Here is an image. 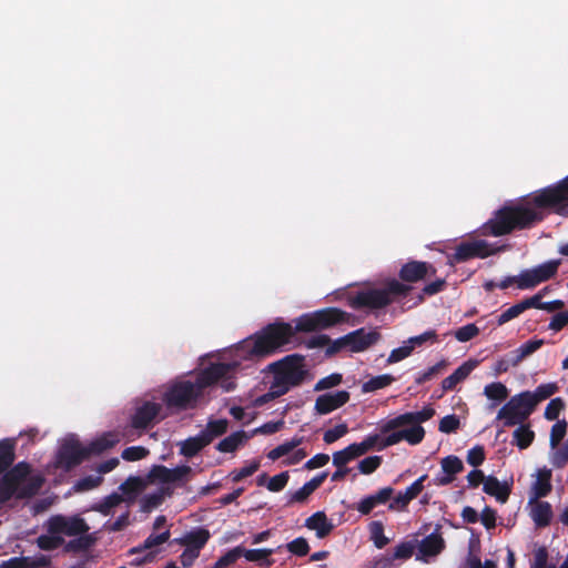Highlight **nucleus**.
Wrapping results in <instances>:
<instances>
[{
	"label": "nucleus",
	"instance_id": "f257e3e1",
	"mask_svg": "<svg viewBox=\"0 0 568 568\" xmlns=\"http://www.w3.org/2000/svg\"><path fill=\"white\" fill-rule=\"evenodd\" d=\"M549 211L568 217V175L517 202H506L480 226V234L500 237L516 231L530 230L541 223Z\"/></svg>",
	"mask_w": 568,
	"mask_h": 568
},
{
	"label": "nucleus",
	"instance_id": "f03ea898",
	"mask_svg": "<svg viewBox=\"0 0 568 568\" xmlns=\"http://www.w3.org/2000/svg\"><path fill=\"white\" fill-rule=\"evenodd\" d=\"M231 371L227 363H211L192 379H174L162 394V402L171 413L196 409L209 402V388Z\"/></svg>",
	"mask_w": 568,
	"mask_h": 568
},
{
	"label": "nucleus",
	"instance_id": "7ed1b4c3",
	"mask_svg": "<svg viewBox=\"0 0 568 568\" xmlns=\"http://www.w3.org/2000/svg\"><path fill=\"white\" fill-rule=\"evenodd\" d=\"M297 332L301 331L297 329L296 320L295 326H293L277 318L275 322L267 324L255 333L250 341H246L250 357L260 358L275 354L285 345L292 343Z\"/></svg>",
	"mask_w": 568,
	"mask_h": 568
},
{
	"label": "nucleus",
	"instance_id": "20e7f679",
	"mask_svg": "<svg viewBox=\"0 0 568 568\" xmlns=\"http://www.w3.org/2000/svg\"><path fill=\"white\" fill-rule=\"evenodd\" d=\"M30 473V464L20 462L7 473L1 474L0 504L9 501L13 496L24 499L31 498L39 493L44 479L41 475L29 477Z\"/></svg>",
	"mask_w": 568,
	"mask_h": 568
},
{
	"label": "nucleus",
	"instance_id": "39448f33",
	"mask_svg": "<svg viewBox=\"0 0 568 568\" xmlns=\"http://www.w3.org/2000/svg\"><path fill=\"white\" fill-rule=\"evenodd\" d=\"M412 291V285L393 278L382 288H369L357 292L353 297L351 305L356 310H381L394 302L405 298Z\"/></svg>",
	"mask_w": 568,
	"mask_h": 568
},
{
	"label": "nucleus",
	"instance_id": "423d86ee",
	"mask_svg": "<svg viewBox=\"0 0 568 568\" xmlns=\"http://www.w3.org/2000/svg\"><path fill=\"white\" fill-rule=\"evenodd\" d=\"M267 367L273 374L274 387L280 388L284 394L301 386L308 375L305 356L301 354L286 355Z\"/></svg>",
	"mask_w": 568,
	"mask_h": 568
},
{
	"label": "nucleus",
	"instance_id": "0eeeda50",
	"mask_svg": "<svg viewBox=\"0 0 568 568\" xmlns=\"http://www.w3.org/2000/svg\"><path fill=\"white\" fill-rule=\"evenodd\" d=\"M347 313L336 308L326 307L313 313L303 314L297 321V329L301 332H315L329 328L346 321Z\"/></svg>",
	"mask_w": 568,
	"mask_h": 568
},
{
	"label": "nucleus",
	"instance_id": "6e6552de",
	"mask_svg": "<svg viewBox=\"0 0 568 568\" xmlns=\"http://www.w3.org/2000/svg\"><path fill=\"white\" fill-rule=\"evenodd\" d=\"M535 407L527 397L525 392H521L513 397L498 410L497 419L503 420L505 427H513L524 424L532 414Z\"/></svg>",
	"mask_w": 568,
	"mask_h": 568
},
{
	"label": "nucleus",
	"instance_id": "1a4fd4ad",
	"mask_svg": "<svg viewBox=\"0 0 568 568\" xmlns=\"http://www.w3.org/2000/svg\"><path fill=\"white\" fill-rule=\"evenodd\" d=\"M560 264V260H549L532 268L521 271L519 274V290H530L540 283L551 280L556 276Z\"/></svg>",
	"mask_w": 568,
	"mask_h": 568
},
{
	"label": "nucleus",
	"instance_id": "9d476101",
	"mask_svg": "<svg viewBox=\"0 0 568 568\" xmlns=\"http://www.w3.org/2000/svg\"><path fill=\"white\" fill-rule=\"evenodd\" d=\"M162 405L152 400L136 402L130 417V426L136 430H148L161 420L159 418Z\"/></svg>",
	"mask_w": 568,
	"mask_h": 568
},
{
	"label": "nucleus",
	"instance_id": "9b49d317",
	"mask_svg": "<svg viewBox=\"0 0 568 568\" xmlns=\"http://www.w3.org/2000/svg\"><path fill=\"white\" fill-rule=\"evenodd\" d=\"M85 452V446L81 445L78 438H67L58 450L57 465L65 470H71L88 459Z\"/></svg>",
	"mask_w": 568,
	"mask_h": 568
},
{
	"label": "nucleus",
	"instance_id": "f8f14e48",
	"mask_svg": "<svg viewBox=\"0 0 568 568\" xmlns=\"http://www.w3.org/2000/svg\"><path fill=\"white\" fill-rule=\"evenodd\" d=\"M497 250L490 248L484 240L464 241L455 247V252L449 256L450 263H464L475 257L486 258L495 254Z\"/></svg>",
	"mask_w": 568,
	"mask_h": 568
},
{
	"label": "nucleus",
	"instance_id": "ddd939ff",
	"mask_svg": "<svg viewBox=\"0 0 568 568\" xmlns=\"http://www.w3.org/2000/svg\"><path fill=\"white\" fill-rule=\"evenodd\" d=\"M49 534L67 536H79L89 531V526L85 520L79 516L65 517L55 515L50 517L47 524Z\"/></svg>",
	"mask_w": 568,
	"mask_h": 568
},
{
	"label": "nucleus",
	"instance_id": "4468645a",
	"mask_svg": "<svg viewBox=\"0 0 568 568\" xmlns=\"http://www.w3.org/2000/svg\"><path fill=\"white\" fill-rule=\"evenodd\" d=\"M435 415V409L430 406L424 407L419 412H409L398 415L394 418L387 419L381 426L382 434H388L399 427L407 426L408 424L420 425L429 420Z\"/></svg>",
	"mask_w": 568,
	"mask_h": 568
},
{
	"label": "nucleus",
	"instance_id": "2eb2a0df",
	"mask_svg": "<svg viewBox=\"0 0 568 568\" xmlns=\"http://www.w3.org/2000/svg\"><path fill=\"white\" fill-rule=\"evenodd\" d=\"M436 274V268L428 262L409 261L405 263L398 273L402 283H415Z\"/></svg>",
	"mask_w": 568,
	"mask_h": 568
},
{
	"label": "nucleus",
	"instance_id": "dca6fc26",
	"mask_svg": "<svg viewBox=\"0 0 568 568\" xmlns=\"http://www.w3.org/2000/svg\"><path fill=\"white\" fill-rule=\"evenodd\" d=\"M381 338L376 331L366 332L365 328H358L339 337V343H347L352 352L358 353L367 349Z\"/></svg>",
	"mask_w": 568,
	"mask_h": 568
},
{
	"label": "nucleus",
	"instance_id": "f3484780",
	"mask_svg": "<svg viewBox=\"0 0 568 568\" xmlns=\"http://www.w3.org/2000/svg\"><path fill=\"white\" fill-rule=\"evenodd\" d=\"M347 390H337L335 393H326L320 395L315 400V410L320 415H326L342 407L349 400Z\"/></svg>",
	"mask_w": 568,
	"mask_h": 568
},
{
	"label": "nucleus",
	"instance_id": "a211bd4d",
	"mask_svg": "<svg viewBox=\"0 0 568 568\" xmlns=\"http://www.w3.org/2000/svg\"><path fill=\"white\" fill-rule=\"evenodd\" d=\"M438 530L439 528L418 542L417 560L427 561L428 557L437 556L445 548V540Z\"/></svg>",
	"mask_w": 568,
	"mask_h": 568
},
{
	"label": "nucleus",
	"instance_id": "6ab92c4d",
	"mask_svg": "<svg viewBox=\"0 0 568 568\" xmlns=\"http://www.w3.org/2000/svg\"><path fill=\"white\" fill-rule=\"evenodd\" d=\"M440 466L444 475H438L434 479L437 486H447L452 484L455 476L464 470L462 459L455 455L444 457L440 462Z\"/></svg>",
	"mask_w": 568,
	"mask_h": 568
},
{
	"label": "nucleus",
	"instance_id": "aec40b11",
	"mask_svg": "<svg viewBox=\"0 0 568 568\" xmlns=\"http://www.w3.org/2000/svg\"><path fill=\"white\" fill-rule=\"evenodd\" d=\"M393 494H394V489L392 487L381 488L376 494L368 495V496L364 497L363 499H361L356 504L355 509L361 515L367 516L372 513V510L375 507H377L379 505H384L387 501H389L390 498L393 497Z\"/></svg>",
	"mask_w": 568,
	"mask_h": 568
},
{
	"label": "nucleus",
	"instance_id": "412c9836",
	"mask_svg": "<svg viewBox=\"0 0 568 568\" xmlns=\"http://www.w3.org/2000/svg\"><path fill=\"white\" fill-rule=\"evenodd\" d=\"M551 470L546 467L538 470L536 480L532 483L529 491V504L547 497L551 493Z\"/></svg>",
	"mask_w": 568,
	"mask_h": 568
},
{
	"label": "nucleus",
	"instance_id": "4be33fe9",
	"mask_svg": "<svg viewBox=\"0 0 568 568\" xmlns=\"http://www.w3.org/2000/svg\"><path fill=\"white\" fill-rule=\"evenodd\" d=\"M211 538V532L204 527H197L187 531L184 536L175 541L184 547L191 548L201 552Z\"/></svg>",
	"mask_w": 568,
	"mask_h": 568
},
{
	"label": "nucleus",
	"instance_id": "5701e85b",
	"mask_svg": "<svg viewBox=\"0 0 568 568\" xmlns=\"http://www.w3.org/2000/svg\"><path fill=\"white\" fill-rule=\"evenodd\" d=\"M120 438L118 434L108 432L92 440L89 445L85 446L88 458L91 456H98L113 448Z\"/></svg>",
	"mask_w": 568,
	"mask_h": 568
},
{
	"label": "nucleus",
	"instance_id": "b1692460",
	"mask_svg": "<svg viewBox=\"0 0 568 568\" xmlns=\"http://www.w3.org/2000/svg\"><path fill=\"white\" fill-rule=\"evenodd\" d=\"M305 527L315 530L317 538L327 537L334 529L333 523L327 518L324 511H316L305 520Z\"/></svg>",
	"mask_w": 568,
	"mask_h": 568
},
{
	"label": "nucleus",
	"instance_id": "393cba45",
	"mask_svg": "<svg viewBox=\"0 0 568 568\" xmlns=\"http://www.w3.org/2000/svg\"><path fill=\"white\" fill-rule=\"evenodd\" d=\"M476 366V361L469 359L463 363L458 368L454 371V373L442 381V388L446 392L453 390L457 384L465 381L469 376Z\"/></svg>",
	"mask_w": 568,
	"mask_h": 568
},
{
	"label": "nucleus",
	"instance_id": "a878e982",
	"mask_svg": "<svg viewBox=\"0 0 568 568\" xmlns=\"http://www.w3.org/2000/svg\"><path fill=\"white\" fill-rule=\"evenodd\" d=\"M483 490L497 499V501L505 504L511 493L510 486L507 483H500L495 476H487L484 483Z\"/></svg>",
	"mask_w": 568,
	"mask_h": 568
},
{
	"label": "nucleus",
	"instance_id": "bb28decb",
	"mask_svg": "<svg viewBox=\"0 0 568 568\" xmlns=\"http://www.w3.org/2000/svg\"><path fill=\"white\" fill-rule=\"evenodd\" d=\"M326 477L327 471H322L321 474L313 477L291 495L288 504L304 503L310 497V495H312L324 483Z\"/></svg>",
	"mask_w": 568,
	"mask_h": 568
},
{
	"label": "nucleus",
	"instance_id": "cd10ccee",
	"mask_svg": "<svg viewBox=\"0 0 568 568\" xmlns=\"http://www.w3.org/2000/svg\"><path fill=\"white\" fill-rule=\"evenodd\" d=\"M530 516L535 525L539 528H544L550 525L552 519V508L548 501L536 500L532 501Z\"/></svg>",
	"mask_w": 568,
	"mask_h": 568
},
{
	"label": "nucleus",
	"instance_id": "c85d7f7f",
	"mask_svg": "<svg viewBox=\"0 0 568 568\" xmlns=\"http://www.w3.org/2000/svg\"><path fill=\"white\" fill-rule=\"evenodd\" d=\"M274 552L275 550L272 548L245 549L241 546V557L243 556L248 561L258 562L266 568L274 565V559L270 558Z\"/></svg>",
	"mask_w": 568,
	"mask_h": 568
},
{
	"label": "nucleus",
	"instance_id": "c756f323",
	"mask_svg": "<svg viewBox=\"0 0 568 568\" xmlns=\"http://www.w3.org/2000/svg\"><path fill=\"white\" fill-rule=\"evenodd\" d=\"M173 489L170 487H161L158 491L146 494L141 500V508L143 511H151L159 507L166 496H171Z\"/></svg>",
	"mask_w": 568,
	"mask_h": 568
},
{
	"label": "nucleus",
	"instance_id": "7c9ffc66",
	"mask_svg": "<svg viewBox=\"0 0 568 568\" xmlns=\"http://www.w3.org/2000/svg\"><path fill=\"white\" fill-rule=\"evenodd\" d=\"M246 439L247 434L244 430L232 433L227 437L223 438L216 446V449L221 453H233L239 446H241Z\"/></svg>",
	"mask_w": 568,
	"mask_h": 568
},
{
	"label": "nucleus",
	"instance_id": "2f4dec72",
	"mask_svg": "<svg viewBox=\"0 0 568 568\" xmlns=\"http://www.w3.org/2000/svg\"><path fill=\"white\" fill-rule=\"evenodd\" d=\"M16 458L14 445L10 439L0 440V475L10 470Z\"/></svg>",
	"mask_w": 568,
	"mask_h": 568
},
{
	"label": "nucleus",
	"instance_id": "473e14b6",
	"mask_svg": "<svg viewBox=\"0 0 568 568\" xmlns=\"http://www.w3.org/2000/svg\"><path fill=\"white\" fill-rule=\"evenodd\" d=\"M209 445V440L203 437L200 433L194 437H189L182 443L181 454L185 457H194L197 455L205 446Z\"/></svg>",
	"mask_w": 568,
	"mask_h": 568
},
{
	"label": "nucleus",
	"instance_id": "72a5a7b5",
	"mask_svg": "<svg viewBox=\"0 0 568 568\" xmlns=\"http://www.w3.org/2000/svg\"><path fill=\"white\" fill-rule=\"evenodd\" d=\"M544 345V339H529L521 344L515 352L511 366H517L524 358L538 351Z\"/></svg>",
	"mask_w": 568,
	"mask_h": 568
},
{
	"label": "nucleus",
	"instance_id": "f704fd0d",
	"mask_svg": "<svg viewBox=\"0 0 568 568\" xmlns=\"http://www.w3.org/2000/svg\"><path fill=\"white\" fill-rule=\"evenodd\" d=\"M171 534H170V530H165L161 534H151L142 545L140 546H136V547H133L129 550V554L133 555V554H140V552H143L145 550H150V551H153L152 549L154 547H158L164 542H166L170 538Z\"/></svg>",
	"mask_w": 568,
	"mask_h": 568
},
{
	"label": "nucleus",
	"instance_id": "c9c22d12",
	"mask_svg": "<svg viewBox=\"0 0 568 568\" xmlns=\"http://www.w3.org/2000/svg\"><path fill=\"white\" fill-rule=\"evenodd\" d=\"M558 390V387L555 383L540 384L535 392L525 390L527 397L531 402L532 406H536L550 396H552Z\"/></svg>",
	"mask_w": 568,
	"mask_h": 568
},
{
	"label": "nucleus",
	"instance_id": "e433bc0d",
	"mask_svg": "<svg viewBox=\"0 0 568 568\" xmlns=\"http://www.w3.org/2000/svg\"><path fill=\"white\" fill-rule=\"evenodd\" d=\"M513 437V444L519 449H526L532 444L535 433L530 429L529 425L519 424V427L514 430Z\"/></svg>",
	"mask_w": 568,
	"mask_h": 568
},
{
	"label": "nucleus",
	"instance_id": "4c0bfd02",
	"mask_svg": "<svg viewBox=\"0 0 568 568\" xmlns=\"http://www.w3.org/2000/svg\"><path fill=\"white\" fill-rule=\"evenodd\" d=\"M484 395L488 399H491V400L496 402L493 405V407H494L497 404L504 402L508 397L509 392H508V388L503 383L494 382V383H490V384L485 386Z\"/></svg>",
	"mask_w": 568,
	"mask_h": 568
},
{
	"label": "nucleus",
	"instance_id": "58836bf2",
	"mask_svg": "<svg viewBox=\"0 0 568 568\" xmlns=\"http://www.w3.org/2000/svg\"><path fill=\"white\" fill-rule=\"evenodd\" d=\"M393 382H395V377L390 374L374 376L363 383L362 392L372 393L389 386Z\"/></svg>",
	"mask_w": 568,
	"mask_h": 568
},
{
	"label": "nucleus",
	"instance_id": "ea45409f",
	"mask_svg": "<svg viewBox=\"0 0 568 568\" xmlns=\"http://www.w3.org/2000/svg\"><path fill=\"white\" fill-rule=\"evenodd\" d=\"M227 420L226 419H215L210 420L205 427L201 432L203 437L209 440V444L216 437L222 436L227 430Z\"/></svg>",
	"mask_w": 568,
	"mask_h": 568
},
{
	"label": "nucleus",
	"instance_id": "a19ab883",
	"mask_svg": "<svg viewBox=\"0 0 568 568\" xmlns=\"http://www.w3.org/2000/svg\"><path fill=\"white\" fill-rule=\"evenodd\" d=\"M123 501L122 495L118 493H112L106 496L101 503L93 506V510L102 514L103 516H108L111 514L112 508L119 506Z\"/></svg>",
	"mask_w": 568,
	"mask_h": 568
},
{
	"label": "nucleus",
	"instance_id": "79ce46f5",
	"mask_svg": "<svg viewBox=\"0 0 568 568\" xmlns=\"http://www.w3.org/2000/svg\"><path fill=\"white\" fill-rule=\"evenodd\" d=\"M93 541L94 539L90 535H79L78 538L71 539L65 544L64 551L78 552L88 550L92 546Z\"/></svg>",
	"mask_w": 568,
	"mask_h": 568
},
{
	"label": "nucleus",
	"instance_id": "37998d69",
	"mask_svg": "<svg viewBox=\"0 0 568 568\" xmlns=\"http://www.w3.org/2000/svg\"><path fill=\"white\" fill-rule=\"evenodd\" d=\"M371 539L378 549H383L389 539L384 535V525L382 521H372L369 524Z\"/></svg>",
	"mask_w": 568,
	"mask_h": 568
},
{
	"label": "nucleus",
	"instance_id": "c03bdc74",
	"mask_svg": "<svg viewBox=\"0 0 568 568\" xmlns=\"http://www.w3.org/2000/svg\"><path fill=\"white\" fill-rule=\"evenodd\" d=\"M193 473V469L187 465L178 466L170 468L169 484H178L180 486L189 481V476Z\"/></svg>",
	"mask_w": 568,
	"mask_h": 568
},
{
	"label": "nucleus",
	"instance_id": "a18cd8bd",
	"mask_svg": "<svg viewBox=\"0 0 568 568\" xmlns=\"http://www.w3.org/2000/svg\"><path fill=\"white\" fill-rule=\"evenodd\" d=\"M119 488L124 495L133 498L142 491L144 483L140 477H129Z\"/></svg>",
	"mask_w": 568,
	"mask_h": 568
},
{
	"label": "nucleus",
	"instance_id": "49530a36",
	"mask_svg": "<svg viewBox=\"0 0 568 568\" xmlns=\"http://www.w3.org/2000/svg\"><path fill=\"white\" fill-rule=\"evenodd\" d=\"M64 542L60 535H41L37 539L38 547L42 550H54Z\"/></svg>",
	"mask_w": 568,
	"mask_h": 568
},
{
	"label": "nucleus",
	"instance_id": "de8ad7c7",
	"mask_svg": "<svg viewBox=\"0 0 568 568\" xmlns=\"http://www.w3.org/2000/svg\"><path fill=\"white\" fill-rule=\"evenodd\" d=\"M410 428H405L403 430L404 440H406L410 445H418L423 442L425 437V429L422 425L410 424Z\"/></svg>",
	"mask_w": 568,
	"mask_h": 568
},
{
	"label": "nucleus",
	"instance_id": "09e8293b",
	"mask_svg": "<svg viewBox=\"0 0 568 568\" xmlns=\"http://www.w3.org/2000/svg\"><path fill=\"white\" fill-rule=\"evenodd\" d=\"M415 548L416 540L403 541L395 547L394 552L392 554V558H394L395 560L409 559L413 556Z\"/></svg>",
	"mask_w": 568,
	"mask_h": 568
},
{
	"label": "nucleus",
	"instance_id": "8fccbe9b",
	"mask_svg": "<svg viewBox=\"0 0 568 568\" xmlns=\"http://www.w3.org/2000/svg\"><path fill=\"white\" fill-rule=\"evenodd\" d=\"M241 558V546H236L215 561V568H230Z\"/></svg>",
	"mask_w": 568,
	"mask_h": 568
},
{
	"label": "nucleus",
	"instance_id": "3c124183",
	"mask_svg": "<svg viewBox=\"0 0 568 568\" xmlns=\"http://www.w3.org/2000/svg\"><path fill=\"white\" fill-rule=\"evenodd\" d=\"M447 366L446 361H440L428 369L419 373L415 378V383L417 385H422L430 379H433L437 374H439Z\"/></svg>",
	"mask_w": 568,
	"mask_h": 568
},
{
	"label": "nucleus",
	"instance_id": "603ef678",
	"mask_svg": "<svg viewBox=\"0 0 568 568\" xmlns=\"http://www.w3.org/2000/svg\"><path fill=\"white\" fill-rule=\"evenodd\" d=\"M383 463L382 456H368L358 463V470L364 475L374 473Z\"/></svg>",
	"mask_w": 568,
	"mask_h": 568
},
{
	"label": "nucleus",
	"instance_id": "864d4df0",
	"mask_svg": "<svg viewBox=\"0 0 568 568\" xmlns=\"http://www.w3.org/2000/svg\"><path fill=\"white\" fill-rule=\"evenodd\" d=\"M149 449L143 446H131L123 449L121 457L126 462H136L149 455Z\"/></svg>",
	"mask_w": 568,
	"mask_h": 568
},
{
	"label": "nucleus",
	"instance_id": "5fc2aeb1",
	"mask_svg": "<svg viewBox=\"0 0 568 568\" xmlns=\"http://www.w3.org/2000/svg\"><path fill=\"white\" fill-rule=\"evenodd\" d=\"M287 550L298 557L306 556L310 551V545L304 537H297L286 544Z\"/></svg>",
	"mask_w": 568,
	"mask_h": 568
},
{
	"label": "nucleus",
	"instance_id": "6e6d98bb",
	"mask_svg": "<svg viewBox=\"0 0 568 568\" xmlns=\"http://www.w3.org/2000/svg\"><path fill=\"white\" fill-rule=\"evenodd\" d=\"M565 408V403L560 397L551 399L546 406L544 416L548 420H556L560 412Z\"/></svg>",
	"mask_w": 568,
	"mask_h": 568
},
{
	"label": "nucleus",
	"instance_id": "4d7b16f0",
	"mask_svg": "<svg viewBox=\"0 0 568 568\" xmlns=\"http://www.w3.org/2000/svg\"><path fill=\"white\" fill-rule=\"evenodd\" d=\"M478 334H479V328L475 324L470 323V324L459 327L454 333V336L459 342H468V341L473 339L474 337H476Z\"/></svg>",
	"mask_w": 568,
	"mask_h": 568
},
{
	"label": "nucleus",
	"instance_id": "13d9d810",
	"mask_svg": "<svg viewBox=\"0 0 568 568\" xmlns=\"http://www.w3.org/2000/svg\"><path fill=\"white\" fill-rule=\"evenodd\" d=\"M459 425H460L459 417L455 414H452V415L444 416L440 419L438 429L442 433L450 434V433H455L459 428Z\"/></svg>",
	"mask_w": 568,
	"mask_h": 568
},
{
	"label": "nucleus",
	"instance_id": "bf43d9fd",
	"mask_svg": "<svg viewBox=\"0 0 568 568\" xmlns=\"http://www.w3.org/2000/svg\"><path fill=\"white\" fill-rule=\"evenodd\" d=\"M348 433V427L345 423L336 425L324 433L323 440L326 444H333Z\"/></svg>",
	"mask_w": 568,
	"mask_h": 568
},
{
	"label": "nucleus",
	"instance_id": "052dcab7",
	"mask_svg": "<svg viewBox=\"0 0 568 568\" xmlns=\"http://www.w3.org/2000/svg\"><path fill=\"white\" fill-rule=\"evenodd\" d=\"M567 432V423L565 420H558L552 425L550 432V446L552 448L557 447L559 443L562 440Z\"/></svg>",
	"mask_w": 568,
	"mask_h": 568
},
{
	"label": "nucleus",
	"instance_id": "680f3d73",
	"mask_svg": "<svg viewBox=\"0 0 568 568\" xmlns=\"http://www.w3.org/2000/svg\"><path fill=\"white\" fill-rule=\"evenodd\" d=\"M524 306L521 302L510 306L506 311H504L498 317H497V324L499 326L506 324L507 322L518 317L521 313H524Z\"/></svg>",
	"mask_w": 568,
	"mask_h": 568
},
{
	"label": "nucleus",
	"instance_id": "e2e57ef3",
	"mask_svg": "<svg viewBox=\"0 0 568 568\" xmlns=\"http://www.w3.org/2000/svg\"><path fill=\"white\" fill-rule=\"evenodd\" d=\"M102 481L101 476H85L75 483L74 488L77 491H87L97 488Z\"/></svg>",
	"mask_w": 568,
	"mask_h": 568
},
{
	"label": "nucleus",
	"instance_id": "0e129e2a",
	"mask_svg": "<svg viewBox=\"0 0 568 568\" xmlns=\"http://www.w3.org/2000/svg\"><path fill=\"white\" fill-rule=\"evenodd\" d=\"M414 351V345H409L407 342L400 347L393 349L387 358V364H394L407 358Z\"/></svg>",
	"mask_w": 568,
	"mask_h": 568
},
{
	"label": "nucleus",
	"instance_id": "69168bd1",
	"mask_svg": "<svg viewBox=\"0 0 568 568\" xmlns=\"http://www.w3.org/2000/svg\"><path fill=\"white\" fill-rule=\"evenodd\" d=\"M485 449L481 445H476L467 452L466 460L470 466L478 467L485 462Z\"/></svg>",
	"mask_w": 568,
	"mask_h": 568
},
{
	"label": "nucleus",
	"instance_id": "338daca9",
	"mask_svg": "<svg viewBox=\"0 0 568 568\" xmlns=\"http://www.w3.org/2000/svg\"><path fill=\"white\" fill-rule=\"evenodd\" d=\"M551 464L558 469L564 468L568 464V443H565L554 453Z\"/></svg>",
	"mask_w": 568,
	"mask_h": 568
},
{
	"label": "nucleus",
	"instance_id": "774afa93",
	"mask_svg": "<svg viewBox=\"0 0 568 568\" xmlns=\"http://www.w3.org/2000/svg\"><path fill=\"white\" fill-rule=\"evenodd\" d=\"M34 566L27 557H13L0 564V568H32Z\"/></svg>",
	"mask_w": 568,
	"mask_h": 568
}]
</instances>
